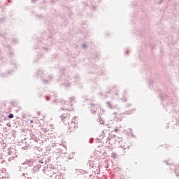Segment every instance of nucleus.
<instances>
[{
  "mask_svg": "<svg viewBox=\"0 0 179 179\" xmlns=\"http://www.w3.org/2000/svg\"><path fill=\"white\" fill-rule=\"evenodd\" d=\"M62 119L63 124L68 125L71 132H73L75 129H77L78 124L72 121V117H71V115L69 113H63L62 115Z\"/></svg>",
  "mask_w": 179,
  "mask_h": 179,
  "instance_id": "nucleus-1",
  "label": "nucleus"
},
{
  "mask_svg": "<svg viewBox=\"0 0 179 179\" xmlns=\"http://www.w3.org/2000/svg\"><path fill=\"white\" fill-rule=\"evenodd\" d=\"M65 108H62V110H66V111H72L73 110L72 107V103L69 102V104L66 103V106H64Z\"/></svg>",
  "mask_w": 179,
  "mask_h": 179,
  "instance_id": "nucleus-2",
  "label": "nucleus"
},
{
  "mask_svg": "<svg viewBox=\"0 0 179 179\" xmlns=\"http://www.w3.org/2000/svg\"><path fill=\"white\" fill-rule=\"evenodd\" d=\"M8 118H13V114L10 113V114L8 115Z\"/></svg>",
  "mask_w": 179,
  "mask_h": 179,
  "instance_id": "nucleus-3",
  "label": "nucleus"
},
{
  "mask_svg": "<svg viewBox=\"0 0 179 179\" xmlns=\"http://www.w3.org/2000/svg\"><path fill=\"white\" fill-rule=\"evenodd\" d=\"M115 132H117V131H118V129H115Z\"/></svg>",
  "mask_w": 179,
  "mask_h": 179,
  "instance_id": "nucleus-4",
  "label": "nucleus"
}]
</instances>
